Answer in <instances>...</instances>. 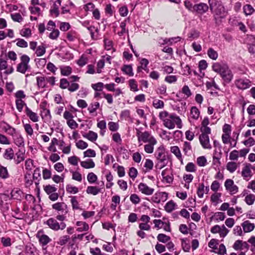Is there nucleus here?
Here are the masks:
<instances>
[{
	"mask_svg": "<svg viewBox=\"0 0 255 255\" xmlns=\"http://www.w3.org/2000/svg\"><path fill=\"white\" fill-rule=\"evenodd\" d=\"M130 201L134 204L136 205L140 202V199L139 196L136 194H132L130 196Z\"/></svg>",
	"mask_w": 255,
	"mask_h": 255,
	"instance_id": "nucleus-50",
	"label": "nucleus"
},
{
	"mask_svg": "<svg viewBox=\"0 0 255 255\" xmlns=\"http://www.w3.org/2000/svg\"><path fill=\"white\" fill-rule=\"evenodd\" d=\"M190 115L192 118L195 120H197L200 115V112L197 108L196 107H192L191 109Z\"/></svg>",
	"mask_w": 255,
	"mask_h": 255,
	"instance_id": "nucleus-30",
	"label": "nucleus"
},
{
	"mask_svg": "<svg viewBox=\"0 0 255 255\" xmlns=\"http://www.w3.org/2000/svg\"><path fill=\"white\" fill-rule=\"evenodd\" d=\"M61 0H56L53 4L52 7L50 9V14H54L55 16L57 17L59 14V8L61 5Z\"/></svg>",
	"mask_w": 255,
	"mask_h": 255,
	"instance_id": "nucleus-15",
	"label": "nucleus"
},
{
	"mask_svg": "<svg viewBox=\"0 0 255 255\" xmlns=\"http://www.w3.org/2000/svg\"><path fill=\"white\" fill-rule=\"evenodd\" d=\"M14 143L18 147L23 146L24 145V139L21 135L18 133L12 137Z\"/></svg>",
	"mask_w": 255,
	"mask_h": 255,
	"instance_id": "nucleus-20",
	"label": "nucleus"
},
{
	"mask_svg": "<svg viewBox=\"0 0 255 255\" xmlns=\"http://www.w3.org/2000/svg\"><path fill=\"white\" fill-rule=\"evenodd\" d=\"M66 190L67 192L70 194H76L79 191L78 188L77 187L72 186L70 184H68L66 186Z\"/></svg>",
	"mask_w": 255,
	"mask_h": 255,
	"instance_id": "nucleus-41",
	"label": "nucleus"
},
{
	"mask_svg": "<svg viewBox=\"0 0 255 255\" xmlns=\"http://www.w3.org/2000/svg\"><path fill=\"white\" fill-rule=\"evenodd\" d=\"M14 153L12 148H8L5 150L3 157L7 160H11L13 158Z\"/></svg>",
	"mask_w": 255,
	"mask_h": 255,
	"instance_id": "nucleus-27",
	"label": "nucleus"
},
{
	"mask_svg": "<svg viewBox=\"0 0 255 255\" xmlns=\"http://www.w3.org/2000/svg\"><path fill=\"white\" fill-rule=\"evenodd\" d=\"M159 118L163 121L164 126L169 129H173L175 124L179 128H182V122L180 118L175 114H169L167 111L159 113Z\"/></svg>",
	"mask_w": 255,
	"mask_h": 255,
	"instance_id": "nucleus-1",
	"label": "nucleus"
},
{
	"mask_svg": "<svg viewBox=\"0 0 255 255\" xmlns=\"http://www.w3.org/2000/svg\"><path fill=\"white\" fill-rule=\"evenodd\" d=\"M46 224L53 230H63L66 228V224L63 222L60 224L54 218H51L46 221Z\"/></svg>",
	"mask_w": 255,
	"mask_h": 255,
	"instance_id": "nucleus-6",
	"label": "nucleus"
},
{
	"mask_svg": "<svg viewBox=\"0 0 255 255\" xmlns=\"http://www.w3.org/2000/svg\"><path fill=\"white\" fill-rule=\"evenodd\" d=\"M157 240L163 243H166L170 241V237L164 234H159L157 237Z\"/></svg>",
	"mask_w": 255,
	"mask_h": 255,
	"instance_id": "nucleus-31",
	"label": "nucleus"
},
{
	"mask_svg": "<svg viewBox=\"0 0 255 255\" xmlns=\"http://www.w3.org/2000/svg\"><path fill=\"white\" fill-rule=\"evenodd\" d=\"M139 141H142L144 143H157L156 139L148 131L142 132L139 136H138Z\"/></svg>",
	"mask_w": 255,
	"mask_h": 255,
	"instance_id": "nucleus-7",
	"label": "nucleus"
},
{
	"mask_svg": "<svg viewBox=\"0 0 255 255\" xmlns=\"http://www.w3.org/2000/svg\"><path fill=\"white\" fill-rule=\"evenodd\" d=\"M36 237L38 239L39 242L42 246H46L51 241V239H50L48 236L43 234L42 231L38 232L36 234Z\"/></svg>",
	"mask_w": 255,
	"mask_h": 255,
	"instance_id": "nucleus-9",
	"label": "nucleus"
},
{
	"mask_svg": "<svg viewBox=\"0 0 255 255\" xmlns=\"http://www.w3.org/2000/svg\"><path fill=\"white\" fill-rule=\"evenodd\" d=\"M227 169L231 173H233L236 171L237 168V165L236 162H229L226 166Z\"/></svg>",
	"mask_w": 255,
	"mask_h": 255,
	"instance_id": "nucleus-38",
	"label": "nucleus"
},
{
	"mask_svg": "<svg viewBox=\"0 0 255 255\" xmlns=\"http://www.w3.org/2000/svg\"><path fill=\"white\" fill-rule=\"evenodd\" d=\"M197 163L200 166H204L207 163V160L205 156H200L197 159Z\"/></svg>",
	"mask_w": 255,
	"mask_h": 255,
	"instance_id": "nucleus-57",
	"label": "nucleus"
},
{
	"mask_svg": "<svg viewBox=\"0 0 255 255\" xmlns=\"http://www.w3.org/2000/svg\"><path fill=\"white\" fill-rule=\"evenodd\" d=\"M97 176L93 172L89 173L87 175V180L90 183H95L97 180Z\"/></svg>",
	"mask_w": 255,
	"mask_h": 255,
	"instance_id": "nucleus-51",
	"label": "nucleus"
},
{
	"mask_svg": "<svg viewBox=\"0 0 255 255\" xmlns=\"http://www.w3.org/2000/svg\"><path fill=\"white\" fill-rule=\"evenodd\" d=\"M138 189L142 194L146 195H152L154 191L153 188L148 187L146 184L140 183L138 185Z\"/></svg>",
	"mask_w": 255,
	"mask_h": 255,
	"instance_id": "nucleus-11",
	"label": "nucleus"
},
{
	"mask_svg": "<svg viewBox=\"0 0 255 255\" xmlns=\"http://www.w3.org/2000/svg\"><path fill=\"white\" fill-rule=\"evenodd\" d=\"M245 202L249 205L253 204L255 200V195L250 194L248 195L245 198Z\"/></svg>",
	"mask_w": 255,
	"mask_h": 255,
	"instance_id": "nucleus-42",
	"label": "nucleus"
},
{
	"mask_svg": "<svg viewBox=\"0 0 255 255\" xmlns=\"http://www.w3.org/2000/svg\"><path fill=\"white\" fill-rule=\"evenodd\" d=\"M129 20V19L128 18L120 23V27L122 29V30L120 32H118V34L119 36H122L125 33H128V29H126V27L127 25L126 22L127 20L128 21Z\"/></svg>",
	"mask_w": 255,
	"mask_h": 255,
	"instance_id": "nucleus-23",
	"label": "nucleus"
},
{
	"mask_svg": "<svg viewBox=\"0 0 255 255\" xmlns=\"http://www.w3.org/2000/svg\"><path fill=\"white\" fill-rule=\"evenodd\" d=\"M137 170L134 167H131L129 168L128 175L132 179H134L137 176Z\"/></svg>",
	"mask_w": 255,
	"mask_h": 255,
	"instance_id": "nucleus-58",
	"label": "nucleus"
},
{
	"mask_svg": "<svg viewBox=\"0 0 255 255\" xmlns=\"http://www.w3.org/2000/svg\"><path fill=\"white\" fill-rule=\"evenodd\" d=\"M69 83H70V81L66 79L62 78L60 81V87L63 89L68 88Z\"/></svg>",
	"mask_w": 255,
	"mask_h": 255,
	"instance_id": "nucleus-49",
	"label": "nucleus"
},
{
	"mask_svg": "<svg viewBox=\"0 0 255 255\" xmlns=\"http://www.w3.org/2000/svg\"><path fill=\"white\" fill-rule=\"evenodd\" d=\"M20 60L21 62L17 65L16 70L22 74H24L30 68L28 65L30 58L26 55H23L20 57Z\"/></svg>",
	"mask_w": 255,
	"mask_h": 255,
	"instance_id": "nucleus-5",
	"label": "nucleus"
},
{
	"mask_svg": "<svg viewBox=\"0 0 255 255\" xmlns=\"http://www.w3.org/2000/svg\"><path fill=\"white\" fill-rule=\"evenodd\" d=\"M36 81L39 88H44L46 87V79L44 77H37Z\"/></svg>",
	"mask_w": 255,
	"mask_h": 255,
	"instance_id": "nucleus-29",
	"label": "nucleus"
},
{
	"mask_svg": "<svg viewBox=\"0 0 255 255\" xmlns=\"http://www.w3.org/2000/svg\"><path fill=\"white\" fill-rule=\"evenodd\" d=\"M100 107V104L98 102H95L94 103H92L90 104V107L88 108V110L89 111L90 113H93L98 109Z\"/></svg>",
	"mask_w": 255,
	"mask_h": 255,
	"instance_id": "nucleus-46",
	"label": "nucleus"
},
{
	"mask_svg": "<svg viewBox=\"0 0 255 255\" xmlns=\"http://www.w3.org/2000/svg\"><path fill=\"white\" fill-rule=\"evenodd\" d=\"M25 113L27 117L33 122H37L38 121V116L37 114L33 112L27 106L25 108Z\"/></svg>",
	"mask_w": 255,
	"mask_h": 255,
	"instance_id": "nucleus-17",
	"label": "nucleus"
},
{
	"mask_svg": "<svg viewBox=\"0 0 255 255\" xmlns=\"http://www.w3.org/2000/svg\"><path fill=\"white\" fill-rule=\"evenodd\" d=\"M239 152L237 150H233L230 154L229 158L231 160H237L239 157Z\"/></svg>",
	"mask_w": 255,
	"mask_h": 255,
	"instance_id": "nucleus-63",
	"label": "nucleus"
},
{
	"mask_svg": "<svg viewBox=\"0 0 255 255\" xmlns=\"http://www.w3.org/2000/svg\"><path fill=\"white\" fill-rule=\"evenodd\" d=\"M52 206V208L57 211L59 214L68 212L67 206L64 202H57L53 204Z\"/></svg>",
	"mask_w": 255,
	"mask_h": 255,
	"instance_id": "nucleus-8",
	"label": "nucleus"
},
{
	"mask_svg": "<svg viewBox=\"0 0 255 255\" xmlns=\"http://www.w3.org/2000/svg\"><path fill=\"white\" fill-rule=\"evenodd\" d=\"M0 177L6 179L9 177V174L6 167L0 166Z\"/></svg>",
	"mask_w": 255,
	"mask_h": 255,
	"instance_id": "nucleus-37",
	"label": "nucleus"
},
{
	"mask_svg": "<svg viewBox=\"0 0 255 255\" xmlns=\"http://www.w3.org/2000/svg\"><path fill=\"white\" fill-rule=\"evenodd\" d=\"M129 86L131 90L133 91H137L138 90L137 88V85L136 83L135 80L130 79L129 80Z\"/></svg>",
	"mask_w": 255,
	"mask_h": 255,
	"instance_id": "nucleus-54",
	"label": "nucleus"
},
{
	"mask_svg": "<svg viewBox=\"0 0 255 255\" xmlns=\"http://www.w3.org/2000/svg\"><path fill=\"white\" fill-rule=\"evenodd\" d=\"M251 165L247 164L243 168L242 171V175L244 179L248 180L252 176V171L250 168Z\"/></svg>",
	"mask_w": 255,
	"mask_h": 255,
	"instance_id": "nucleus-16",
	"label": "nucleus"
},
{
	"mask_svg": "<svg viewBox=\"0 0 255 255\" xmlns=\"http://www.w3.org/2000/svg\"><path fill=\"white\" fill-rule=\"evenodd\" d=\"M83 136L92 142H94L98 138V134L97 133L90 130L88 133L83 134Z\"/></svg>",
	"mask_w": 255,
	"mask_h": 255,
	"instance_id": "nucleus-21",
	"label": "nucleus"
},
{
	"mask_svg": "<svg viewBox=\"0 0 255 255\" xmlns=\"http://www.w3.org/2000/svg\"><path fill=\"white\" fill-rule=\"evenodd\" d=\"M17 41L16 45L22 48H26L28 46L27 42L23 39L17 38L15 40Z\"/></svg>",
	"mask_w": 255,
	"mask_h": 255,
	"instance_id": "nucleus-47",
	"label": "nucleus"
},
{
	"mask_svg": "<svg viewBox=\"0 0 255 255\" xmlns=\"http://www.w3.org/2000/svg\"><path fill=\"white\" fill-rule=\"evenodd\" d=\"M95 151L91 149H88L86 151L84 152V156L86 157H95L96 156Z\"/></svg>",
	"mask_w": 255,
	"mask_h": 255,
	"instance_id": "nucleus-62",
	"label": "nucleus"
},
{
	"mask_svg": "<svg viewBox=\"0 0 255 255\" xmlns=\"http://www.w3.org/2000/svg\"><path fill=\"white\" fill-rule=\"evenodd\" d=\"M44 190L45 192L48 194L50 195L57 191V188L54 186L48 185L44 187Z\"/></svg>",
	"mask_w": 255,
	"mask_h": 255,
	"instance_id": "nucleus-39",
	"label": "nucleus"
},
{
	"mask_svg": "<svg viewBox=\"0 0 255 255\" xmlns=\"http://www.w3.org/2000/svg\"><path fill=\"white\" fill-rule=\"evenodd\" d=\"M12 20L14 21L20 22L23 20V18L19 13H16L11 14Z\"/></svg>",
	"mask_w": 255,
	"mask_h": 255,
	"instance_id": "nucleus-59",
	"label": "nucleus"
},
{
	"mask_svg": "<svg viewBox=\"0 0 255 255\" xmlns=\"http://www.w3.org/2000/svg\"><path fill=\"white\" fill-rule=\"evenodd\" d=\"M20 34L23 37H29L31 35V30L28 28L23 29L20 31Z\"/></svg>",
	"mask_w": 255,
	"mask_h": 255,
	"instance_id": "nucleus-60",
	"label": "nucleus"
},
{
	"mask_svg": "<svg viewBox=\"0 0 255 255\" xmlns=\"http://www.w3.org/2000/svg\"><path fill=\"white\" fill-rule=\"evenodd\" d=\"M185 169L187 172H195L196 170L195 165L192 162H189L185 166Z\"/></svg>",
	"mask_w": 255,
	"mask_h": 255,
	"instance_id": "nucleus-56",
	"label": "nucleus"
},
{
	"mask_svg": "<svg viewBox=\"0 0 255 255\" xmlns=\"http://www.w3.org/2000/svg\"><path fill=\"white\" fill-rule=\"evenodd\" d=\"M156 143H148L146 144L144 146V151L147 153H152L153 152L154 150V146Z\"/></svg>",
	"mask_w": 255,
	"mask_h": 255,
	"instance_id": "nucleus-36",
	"label": "nucleus"
},
{
	"mask_svg": "<svg viewBox=\"0 0 255 255\" xmlns=\"http://www.w3.org/2000/svg\"><path fill=\"white\" fill-rule=\"evenodd\" d=\"M210 9L214 13L215 23L219 25L222 19L225 17V10L220 1L218 0H209Z\"/></svg>",
	"mask_w": 255,
	"mask_h": 255,
	"instance_id": "nucleus-2",
	"label": "nucleus"
},
{
	"mask_svg": "<svg viewBox=\"0 0 255 255\" xmlns=\"http://www.w3.org/2000/svg\"><path fill=\"white\" fill-rule=\"evenodd\" d=\"M101 192V188L97 186H89L87 187L86 192L89 194L96 195Z\"/></svg>",
	"mask_w": 255,
	"mask_h": 255,
	"instance_id": "nucleus-24",
	"label": "nucleus"
},
{
	"mask_svg": "<svg viewBox=\"0 0 255 255\" xmlns=\"http://www.w3.org/2000/svg\"><path fill=\"white\" fill-rule=\"evenodd\" d=\"M154 155L157 160L155 167L159 169L166 166L170 160V156L165 153L163 145L158 147Z\"/></svg>",
	"mask_w": 255,
	"mask_h": 255,
	"instance_id": "nucleus-4",
	"label": "nucleus"
},
{
	"mask_svg": "<svg viewBox=\"0 0 255 255\" xmlns=\"http://www.w3.org/2000/svg\"><path fill=\"white\" fill-rule=\"evenodd\" d=\"M80 164L83 167L86 169L93 168L95 166L94 162L91 159H88L86 161H81Z\"/></svg>",
	"mask_w": 255,
	"mask_h": 255,
	"instance_id": "nucleus-26",
	"label": "nucleus"
},
{
	"mask_svg": "<svg viewBox=\"0 0 255 255\" xmlns=\"http://www.w3.org/2000/svg\"><path fill=\"white\" fill-rule=\"evenodd\" d=\"M170 151L173 153L175 156L182 162L183 159L182 157V154L178 146H173L170 147Z\"/></svg>",
	"mask_w": 255,
	"mask_h": 255,
	"instance_id": "nucleus-22",
	"label": "nucleus"
},
{
	"mask_svg": "<svg viewBox=\"0 0 255 255\" xmlns=\"http://www.w3.org/2000/svg\"><path fill=\"white\" fill-rule=\"evenodd\" d=\"M244 11L246 15H251L254 11V9L250 4H246L244 6Z\"/></svg>",
	"mask_w": 255,
	"mask_h": 255,
	"instance_id": "nucleus-45",
	"label": "nucleus"
},
{
	"mask_svg": "<svg viewBox=\"0 0 255 255\" xmlns=\"http://www.w3.org/2000/svg\"><path fill=\"white\" fill-rule=\"evenodd\" d=\"M76 225L79 227L77 229V231L79 232L83 231H87L89 230V225L86 222L78 221Z\"/></svg>",
	"mask_w": 255,
	"mask_h": 255,
	"instance_id": "nucleus-25",
	"label": "nucleus"
},
{
	"mask_svg": "<svg viewBox=\"0 0 255 255\" xmlns=\"http://www.w3.org/2000/svg\"><path fill=\"white\" fill-rule=\"evenodd\" d=\"M76 145L79 149H84L88 147V143L82 140H79L76 142Z\"/></svg>",
	"mask_w": 255,
	"mask_h": 255,
	"instance_id": "nucleus-52",
	"label": "nucleus"
},
{
	"mask_svg": "<svg viewBox=\"0 0 255 255\" xmlns=\"http://www.w3.org/2000/svg\"><path fill=\"white\" fill-rule=\"evenodd\" d=\"M16 107L17 110L21 112L22 111L24 106L26 107V104L22 99H16L15 101Z\"/></svg>",
	"mask_w": 255,
	"mask_h": 255,
	"instance_id": "nucleus-33",
	"label": "nucleus"
},
{
	"mask_svg": "<svg viewBox=\"0 0 255 255\" xmlns=\"http://www.w3.org/2000/svg\"><path fill=\"white\" fill-rule=\"evenodd\" d=\"M152 105L155 109H162L164 106V102L158 99H154L153 101Z\"/></svg>",
	"mask_w": 255,
	"mask_h": 255,
	"instance_id": "nucleus-40",
	"label": "nucleus"
},
{
	"mask_svg": "<svg viewBox=\"0 0 255 255\" xmlns=\"http://www.w3.org/2000/svg\"><path fill=\"white\" fill-rule=\"evenodd\" d=\"M11 197L14 199L21 200L24 196L23 191L18 188L12 189L10 193Z\"/></svg>",
	"mask_w": 255,
	"mask_h": 255,
	"instance_id": "nucleus-14",
	"label": "nucleus"
},
{
	"mask_svg": "<svg viewBox=\"0 0 255 255\" xmlns=\"http://www.w3.org/2000/svg\"><path fill=\"white\" fill-rule=\"evenodd\" d=\"M45 52V47L43 45H41L37 47L35 51V54L37 56L40 57L44 55Z\"/></svg>",
	"mask_w": 255,
	"mask_h": 255,
	"instance_id": "nucleus-43",
	"label": "nucleus"
},
{
	"mask_svg": "<svg viewBox=\"0 0 255 255\" xmlns=\"http://www.w3.org/2000/svg\"><path fill=\"white\" fill-rule=\"evenodd\" d=\"M41 116L42 119L46 120H49L51 118L49 110L45 108L43 109Z\"/></svg>",
	"mask_w": 255,
	"mask_h": 255,
	"instance_id": "nucleus-35",
	"label": "nucleus"
},
{
	"mask_svg": "<svg viewBox=\"0 0 255 255\" xmlns=\"http://www.w3.org/2000/svg\"><path fill=\"white\" fill-rule=\"evenodd\" d=\"M208 5L205 3H200L194 5V11L200 14H203L208 11Z\"/></svg>",
	"mask_w": 255,
	"mask_h": 255,
	"instance_id": "nucleus-13",
	"label": "nucleus"
},
{
	"mask_svg": "<svg viewBox=\"0 0 255 255\" xmlns=\"http://www.w3.org/2000/svg\"><path fill=\"white\" fill-rule=\"evenodd\" d=\"M251 82L248 79H240L235 82V84L238 89L244 90L249 88Z\"/></svg>",
	"mask_w": 255,
	"mask_h": 255,
	"instance_id": "nucleus-12",
	"label": "nucleus"
},
{
	"mask_svg": "<svg viewBox=\"0 0 255 255\" xmlns=\"http://www.w3.org/2000/svg\"><path fill=\"white\" fill-rule=\"evenodd\" d=\"M23 127L25 132L30 136H31L33 133V129L31 126L29 124H23Z\"/></svg>",
	"mask_w": 255,
	"mask_h": 255,
	"instance_id": "nucleus-48",
	"label": "nucleus"
},
{
	"mask_svg": "<svg viewBox=\"0 0 255 255\" xmlns=\"http://www.w3.org/2000/svg\"><path fill=\"white\" fill-rule=\"evenodd\" d=\"M79 88V85L74 82L69 83V86L68 89L69 91L73 92L77 90Z\"/></svg>",
	"mask_w": 255,
	"mask_h": 255,
	"instance_id": "nucleus-53",
	"label": "nucleus"
},
{
	"mask_svg": "<svg viewBox=\"0 0 255 255\" xmlns=\"http://www.w3.org/2000/svg\"><path fill=\"white\" fill-rule=\"evenodd\" d=\"M208 56L213 60H216L218 58V54L217 51L214 50L212 48H209L207 51Z\"/></svg>",
	"mask_w": 255,
	"mask_h": 255,
	"instance_id": "nucleus-34",
	"label": "nucleus"
},
{
	"mask_svg": "<svg viewBox=\"0 0 255 255\" xmlns=\"http://www.w3.org/2000/svg\"><path fill=\"white\" fill-rule=\"evenodd\" d=\"M175 205L176 204L173 201H170L166 204L164 207L165 210L167 212H171L173 210H174Z\"/></svg>",
	"mask_w": 255,
	"mask_h": 255,
	"instance_id": "nucleus-32",
	"label": "nucleus"
},
{
	"mask_svg": "<svg viewBox=\"0 0 255 255\" xmlns=\"http://www.w3.org/2000/svg\"><path fill=\"white\" fill-rule=\"evenodd\" d=\"M200 143L202 146L205 149H211V145L210 143L209 137L204 134H201L199 137Z\"/></svg>",
	"mask_w": 255,
	"mask_h": 255,
	"instance_id": "nucleus-10",
	"label": "nucleus"
},
{
	"mask_svg": "<svg viewBox=\"0 0 255 255\" xmlns=\"http://www.w3.org/2000/svg\"><path fill=\"white\" fill-rule=\"evenodd\" d=\"M183 151L185 155L190 156L192 153V149L191 143L188 141H185L183 145Z\"/></svg>",
	"mask_w": 255,
	"mask_h": 255,
	"instance_id": "nucleus-18",
	"label": "nucleus"
},
{
	"mask_svg": "<svg viewBox=\"0 0 255 255\" xmlns=\"http://www.w3.org/2000/svg\"><path fill=\"white\" fill-rule=\"evenodd\" d=\"M212 69L220 75L224 82L229 83L232 81L233 74L226 63H215L212 65Z\"/></svg>",
	"mask_w": 255,
	"mask_h": 255,
	"instance_id": "nucleus-3",
	"label": "nucleus"
},
{
	"mask_svg": "<svg viewBox=\"0 0 255 255\" xmlns=\"http://www.w3.org/2000/svg\"><path fill=\"white\" fill-rule=\"evenodd\" d=\"M59 35V31L58 29H53L49 34V38L51 39H56Z\"/></svg>",
	"mask_w": 255,
	"mask_h": 255,
	"instance_id": "nucleus-64",
	"label": "nucleus"
},
{
	"mask_svg": "<svg viewBox=\"0 0 255 255\" xmlns=\"http://www.w3.org/2000/svg\"><path fill=\"white\" fill-rule=\"evenodd\" d=\"M25 254L26 255H38L36 250L34 248L26 247Z\"/></svg>",
	"mask_w": 255,
	"mask_h": 255,
	"instance_id": "nucleus-55",
	"label": "nucleus"
},
{
	"mask_svg": "<svg viewBox=\"0 0 255 255\" xmlns=\"http://www.w3.org/2000/svg\"><path fill=\"white\" fill-rule=\"evenodd\" d=\"M122 70L127 75L129 76H132L133 75V72L132 71V68L130 65H125L123 67Z\"/></svg>",
	"mask_w": 255,
	"mask_h": 255,
	"instance_id": "nucleus-28",
	"label": "nucleus"
},
{
	"mask_svg": "<svg viewBox=\"0 0 255 255\" xmlns=\"http://www.w3.org/2000/svg\"><path fill=\"white\" fill-rule=\"evenodd\" d=\"M70 238L68 236H64L61 237L58 242V244L61 246L65 245L69 240Z\"/></svg>",
	"mask_w": 255,
	"mask_h": 255,
	"instance_id": "nucleus-61",
	"label": "nucleus"
},
{
	"mask_svg": "<svg viewBox=\"0 0 255 255\" xmlns=\"http://www.w3.org/2000/svg\"><path fill=\"white\" fill-rule=\"evenodd\" d=\"M242 226L245 232L248 233L252 231L255 228L254 224L251 223L249 221L244 222Z\"/></svg>",
	"mask_w": 255,
	"mask_h": 255,
	"instance_id": "nucleus-19",
	"label": "nucleus"
},
{
	"mask_svg": "<svg viewBox=\"0 0 255 255\" xmlns=\"http://www.w3.org/2000/svg\"><path fill=\"white\" fill-rule=\"evenodd\" d=\"M72 72V68L70 66H65L61 68V73L64 76H68Z\"/></svg>",
	"mask_w": 255,
	"mask_h": 255,
	"instance_id": "nucleus-44",
	"label": "nucleus"
}]
</instances>
